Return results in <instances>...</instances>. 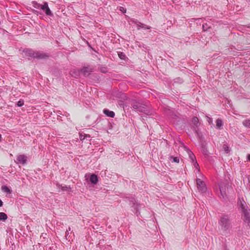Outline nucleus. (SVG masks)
<instances>
[{
  "mask_svg": "<svg viewBox=\"0 0 250 250\" xmlns=\"http://www.w3.org/2000/svg\"><path fill=\"white\" fill-rule=\"evenodd\" d=\"M219 229L223 235L229 233L232 227L230 217L228 215H222L218 220Z\"/></svg>",
  "mask_w": 250,
  "mask_h": 250,
  "instance_id": "nucleus-1",
  "label": "nucleus"
},
{
  "mask_svg": "<svg viewBox=\"0 0 250 250\" xmlns=\"http://www.w3.org/2000/svg\"><path fill=\"white\" fill-rule=\"evenodd\" d=\"M24 52L27 56L38 59H46L49 57V55L47 53L34 51L31 49H26Z\"/></svg>",
  "mask_w": 250,
  "mask_h": 250,
  "instance_id": "nucleus-2",
  "label": "nucleus"
},
{
  "mask_svg": "<svg viewBox=\"0 0 250 250\" xmlns=\"http://www.w3.org/2000/svg\"><path fill=\"white\" fill-rule=\"evenodd\" d=\"M241 208L244 217L243 220L244 222L247 224L248 226L250 227V209L247 208H246L244 205L242 203Z\"/></svg>",
  "mask_w": 250,
  "mask_h": 250,
  "instance_id": "nucleus-3",
  "label": "nucleus"
},
{
  "mask_svg": "<svg viewBox=\"0 0 250 250\" xmlns=\"http://www.w3.org/2000/svg\"><path fill=\"white\" fill-rule=\"evenodd\" d=\"M132 107L137 111L143 112L148 114L147 110L143 105L136 101H133L131 104Z\"/></svg>",
  "mask_w": 250,
  "mask_h": 250,
  "instance_id": "nucleus-4",
  "label": "nucleus"
},
{
  "mask_svg": "<svg viewBox=\"0 0 250 250\" xmlns=\"http://www.w3.org/2000/svg\"><path fill=\"white\" fill-rule=\"evenodd\" d=\"M196 185L199 192L201 193H204L206 192L207 188L205 182L203 181L199 178H197Z\"/></svg>",
  "mask_w": 250,
  "mask_h": 250,
  "instance_id": "nucleus-5",
  "label": "nucleus"
},
{
  "mask_svg": "<svg viewBox=\"0 0 250 250\" xmlns=\"http://www.w3.org/2000/svg\"><path fill=\"white\" fill-rule=\"evenodd\" d=\"M41 9L45 12L47 16L50 17L53 16V14L49 8L48 3L47 2H43V4H42V6L41 7Z\"/></svg>",
  "mask_w": 250,
  "mask_h": 250,
  "instance_id": "nucleus-6",
  "label": "nucleus"
},
{
  "mask_svg": "<svg viewBox=\"0 0 250 250\" xmlns=\"http://www.w3.org/2000/svg\"><path fill=\"white\" fill-rule=\"evenodd\" d=\"M27 157L23 154H20L17 156V159L15 162L17 164H20L24 165L26 164Z\"/></svg>",
  "mask_w": 250,
  "mask_h": 250,
  "instance_id": "nucleus-7",
  "label": "nucleus"
},
{
  "mask_svg": "<svg viewBox=\"0 0 250 250\" xmlns=\"http://www.w3.org/2000/svg\"><path fill=\"white\" fill-rule=\"evenodd\" d=\"M132 22L136 25L138 30H140L141 28L146 29H150L151 28L150 26L142 23L137 20H133Z\"/></svg>",
  "mask_w": 250,
  "mask_h": 250,
  "instance_id": "nucleus-8",
  "label": "nucleus"
},
{
  "mask_svg": "<svg viewBox=\"0 0 250 250\" xmlns=\"http://www.w3.org/2000/svg\"><path fill=\"white\" fill-rule=\"evenodd\" d=\"M220 191L221 195L224 198L226 196V184L224 182H221L218 184Z\"/></svg>",
  "mask_w": 250,
  "mask_h": 250,
  "instance_id": "nucleus-9",
  "label": "nucleus"
},
{
  "mask_svg": "<svg viewBox=\"0 0 250 250\" xmlns=\"http://www.w3.org/2000/svg\"><path fill=\"white\" fill-rule=\"evenodd\" d=\"M192 124L194 125V126H193V130L197 135H198L199 132H198V124H199V121H198V118L196 117H194L192 118Z\"/></svg>",
  "mask_w": 250,
  "mask_h": 250,
  "instance_id": "nucleus-10",
  "label": "nucleus"
},
{
  "mask_svg": "<svg viewBox=\"0 0 250 250\" xmlns=\"http://www.w3.org/2000/svg\"><path fill=\"white\" fill-rule=\"evenodd\" d=\"M128 200L130 203V204L132 206V207L134 208L136 210V212H138V207L139 206V204L136 202L135 199L134 197H128Z\"/></svg>",
  "mask_w": 250,
  "mask_h": 250,
  "instance_id": "nucleus-11",
  "label": "nucleus"
},
{
  "mask_svg": "<svg viewBox=\"0 0 250 250\" xmlns=\"http://www.w3.org/2000/svg\"><path fill=\"white\" fill-rule=\"evenodd\" d=\"M92 71V69L89 67H84L81 70V72L84 76L88 75L90 72Z\"/></svg>",
  "mask_w": 250,
  "mask_h": 250,
  "instance_id": "nucleus-12",
  "label": "nucleus"
},
{
  "mask_svg": "<svg viewBox=\"0 0 250 250\" xmlns=\"http://www.w3.org/2000/svg\"><path fill=\"white\" fill-rule=\"evenodd\" d=\"M103 113L107 117L114 118L115 116V113L112 111H110L107 109H104L103 110Z\"/></svg>",
  "mask_w": 250,
  "mask_h": 250,
  "instance_id": "nucleus-13",
  "label": "nucleus"
},
{
  "mask_svg": "<svg viewBox=\"0 0 250 250\" xmlns=\"http://www.w3.org/2000/svg\"><path fill=\"white\" fill-rule=\"evenodd\" d=\"M90 181L93 184H96L98 181V176L94 174H91L90 177Z\"/></svg>",
  "mask_w": 250,
  "mask_h": 250,
  "instance_id": "nucleus-14",
  "label": "nucleus"
},
{
  "mask_svg": "<svg viewBox=\"0 0 250 250\" xmlns=\"http://www.w3.org/2000/svg\"><path fill=\"white\" fill-rule=\"evenodd\" d=\"M81 72V70L74 69L71 71L70 74L72 77L77 78L80 75Z\"/></svg>",
  "mask_w": 250,
  "mask_h": 250,
  "instance_id": "nucleus-15",
  "label": "nucleus"
},
{
  "mask_svg": "<svg viewBox=\"0 0 250 250\" xmlns=\"http://www.w3.org/2000/svg\"><path fill=\"white\" fill-rule=\"evenodd\" d=\"M188 153L189 158H190L191 163H193V162H194V161H196L195 156L192 151H191L190 150L188 149Z\"/></svg>",
  "mask_w": 250,
  "mask_h": 250,
  "instance_id": "nucleus-16",
  "label": "nucleus"
},
{
  "mask_svg": "<svg viewBox=\"0 0 250 250\" xmlns=\"http://www.w3.org/2000/svg\"><path fill=\"white\" fill-rule=\"evenodd\" d=\"M216 128L219 129H221L223 126V125L222 120L221 119L218 118L216 120Z\"/></svg>",
  "mask_w": 250,
  "mask_h": 250,
  "instance_id": "nucleus-17",
  "label": "nucleus"
},
{
  "mask_svg": "<svg viewBox=\"0 0 250 250\" xmlns=\"http://www.w3.org/2000/svg\"><path fill=\"white\" fill-rule=\"evenodd\" d=\"M243 125L246 127L250 128V119H246L243 121Z\"/></svg>",
  "mask_w": 250,
  "mask_h": 250,
  "instance_id": "nucleus-18",
  "label": "nucleus"
},
{
  "mask_svg": "<svg viewBox=\"0 0 250 250\" xmlns=\"http://www.w3.org/2000/svg\"><path fill=\"white\" fill-rule=\"evenodd\" d=\"M8 217L6 214L4 212H0V221H5Z\"/></svg>",
  "mask_w": 250,
  "mask_h": 250,
  "instance_id": "nucleus-19",
  "label": "nucleus"
},
{
  "mask_svg": "<svg viewBox=\"0 0 250 250\" xmlns=\"http://www.w3.org/2000/svg\"><path fill=\"white\" fill-rule=\"evenodd\" d=\"M1 190L5 192H6L7 193H11V190L6 186H3L1 187Z\"/></svg>",
  "mask_w": 250,
  "mask_h": 250,
  "instance_id": "nucleus-20",
  "label": "nucleus"
},
{
  "mask_svg": "<svg viewBox=\"0 0 250 250\" xmlns=\"http://www.w3.org/2000/svg\"><path fill=\"white\" fill-rule=\"evenodd\" d=\"M33 6L34 8L37 9H41L42 6V4H41L40 3H38L37 2L35 1H32Z\"/></svg>",
  "mask_w": 250,
  "mask_h": 250,
  "instance_id": "nucleus-21",
  "label": "nucleus"
},
{
  "mask_svg": "<svg viewBox=\"0 0 250 250\" xmlns=\"http://www.w3.org/2000/svg\"><path fill=\"white\" fill-rule=\"evenodd\" d=\"M169 160L172 161V162H175L177 163H179L180 160L179 158L178 157H173L172 156H170L169 157Z\"/></svg>",
  "mask_w": 250,
  "mask_h": 250,
  "instance_id": "nucleus-22",
  "label": "nucleus"
},
{
  "mask_svg": "<svg viewBox=\"0 0 250 250\" xmlns=\"http://www.w3.org/2000/svg\"><path fill=\"white\" fill-rule=\"evenodd\" d=\"M210 28V26L209 25L208 23H204L202 25V28H203V30L204 31H206L208 30V29Z\"/></svg>",
  "mask_w": 250,
  "mask_h": 250,
  "instance_id": "nucleus-23",
  "label": "nucleus"
},
{
  "mask_svg": "<svg viewBox=\"0 0 250 250\" xmlns=\"http://www.w3.org/2000/svg\"><path fill=\"white\" fill-rule=\"evenodd\" d=\"M194 167L197 169V172H199L200 171L199 166L197 162V161H194V162L192 163Z\"/></svg>",
  "mask_w": 250,
  "mask_h": 250,
  "instance_id": "nucleus-24",
  "label": "nucleus"
},
{
  "mask_svg": "<svg viewBox=\"0 0 250 250\" xmlns=\"http://www.w3.org/2000/svg\"><path fill=\"white\" fill-rule=\"evenodd\" d=\"M58 187L61 188V189L62 190V191H66L68 189L70 188L69 187L66 186H62V185H58Z\"/></svg>",
  "mask_w": 250,
  "mask_h": 250,
  "instance_id": "nucleus-25",
  "label": "nucleus"
},
{
  "mask_svg": "<svg viewBox=\"0 0 250 250\" xmlns=\"http://www.w3.org/2000/svg\"><path fill=\"white\" fill-rule=\"evenodd\" d=\"M223 149L226 153H228L229 152V147L227 145H223Z\"/></svg>",
  "mask_w": 250,
  "mask_h": 250,
  "instance_id": "nucleus-26",
  "label": "nucleus"
},
{
  "mask_svg": "<svg viewBox=\"0 0 250 250\" xmlns=\"http://www.w3.org/2000/svg\"><path fill=\"white\" fill-rule=\"evenodd\" d=\"M118 55L119 58L122 60H125V55L123 52H119Z\"/></svg>",
  "mask_w": 250,
  "mask_h": 250,
  "instance_id": "nucleus-27",
  "label": "nucleus"
},
{
  "mask_svg": "<svg viewBox=\"0 0 250 250\" xmlns=\"http://www.w3.org/2000/svg\"><path fill=\"white\" fill-rule=\"evenodd\" d=\"M71 228L70 227H68V229L66 230V232H65V237H66V239L67 240L69 238V231H71Z\"/></svg>",
  "mask_w": 250,
  "mask_h": 250,
  "instance_id": "nucleus-28",
  "label": "nucleus"
},
{
  "mask_svg": "<svg viewBox=\"0 0 250 250\" xmlns=\"http://www.w3.org/2000/svg\"><path fill=\"white\" fill-rule=\"evenodd\" d=\"M17 104L19 107L22 106L24 104V101L23 100H20L18 102Z\"/></svg>",
  "mask_w": 250,
  "mask_h": 250,
  "instance_id": "nucleus-29",
  "label": "nucleus"
},
{
  "mask_svg": "<svg viewBox=\"0 0 250 250\" xmlns=\"http://www.w3.org/2000/svg\"><path fill=\"white\" fill-rule=\"evenodd\" d=\"M207 120L209 125L213 124L212 119L211 118L207 116Z\"/></svg>",
  "mask_w": 250,
  "mask_h": 250,
  "instance_id": "nucleus-30",
  "label": "nucleus"
},
{
  "mask_svg": "<svg viewBox=\"0 0 250 250\" xmlns=\"http://www.w3.org/2000/svg\"><path fill=\"white\" fill-rule=\"evenodd\" d=\"M203 152H204V154H205V155H207L208 153V151L206 148H204Z\"/></svg>",
  "mask_w": 250,
  "mask_h": 250,
  "instance_id": "nucleus-31",
  "label": "nucleus"
},
{
  "mask_svg": "<svg viewBox=\"0 0 250 250\" xmlns=\"http://www.w3.org/2000/svg\"><path fill=\"white\" fill-rule=\"evenodd\" d=\"M195 20L197 21V23H199L200 24L201 21H202V19L201 18L196 19Z\"/></svg>",
  "mask_w": 250,
  "mask_h": 250,
  "instance_id": "nucleus-32",
  "label": "nucleus"
},
{
  "mask_svg": "<svg viewBox=\"0 0 250 250\" xmlns=\"http://www.w3.org/2000/svg\"><path fill=\"white\" fill-rule=\"evenodd\" d=\"M248 183L250 184L249 189L250 190V175L248 176Z\"/></svg>",
  "mask_w": 250,
  "mask_h": 250,
  "instance_id": "nucleus-33",
  "label": "nucleus"
},
{
  "mask_svg": "<svg viewBox=\"0 0 250 250\" xmlns=\"http://www.w3.org/2000/svg\"><path fill=\"white\" fill-rule=\"evenodd\" d=\"M121 11H122L123 12H125L126 10L124 9L123 7H121Z\"/></svg>",
  "mask_w": 250,
  "mask_h": 250,
  "instance_id": "nucleus-34",
  "label": "nucleus"
},
{
  "mask_svg": "<svg viewBox=\"0 0 250 250\" xmlns=\"http://www.w3.org/2000/svg\"><path fill=\"white\" fill-rule=\"evenodd\" d=\"M3 202L0 199V207H2L3 206Z\"/></svg>",
  "mask_w": 250,
  "mask_h": 250,
  "instance_id": "nucleus-35",
  "label": "nucleus"
},
{
  "mask_svg": "<svg viewBox=\"0 0 250 250\" xmlns=\"http://www.w3.org/2000/svg\"><path fill=\"white\" fill-rule=\"evenodd\" d=\"M248 159L249 161H250V154L248 155Z\"/></svg>",
  "mask_w": 250,
  "mask_h": 250,
  "instance_id": "nucleus-36",
  "label": "nucleus"
},
{
  "mask_svg": "<svg viewBox=\"0 0 250 250\" xmlns=\"http://www.w3.org/2000/svg\"><path fill=\"white\" fill-rule=\"evenodd\" d=\"M34 13H38V11H36V10H34Z\"/></svg>",
  "mask_w": 250,
  "mask_h": 250,
  "instance_id": "nucleus-37",
  "label": "nucleus"
},
{
  "mask_svg": "<svg viewBox=\"0 0 250 250\" xmlns=\"http://www.w3.org/2000/svg\"><path fill=\"white\" fill-rule=\"evenodd\" d=\"M1 135L0 134V141H1Z\"/></svg>",
  "mask_w": 250,
  "mask_h": 250,
  "instance_id": "nucleus-38",
  "label": "nucleus"
},
{
  "mask_svg": "<svg viewBox=\"0 0 250 250\" xmlns=\"http://www.w3.org/2000/svg\"><path fill=\"white\" fill-rule=\"evenodd\" d=\"M83 139H84V138H83V137H80V140H83Z\"/></svg>",
  "mask_w": 250,
  "mask_h": 250,
  "instance_id": "nucleus-39",
  "label": "nucleus"
},
{
  "mask_svg": "<svg viewBox=\"0 0 250 250\" xmlns=\"http://www.w3.org/2000/svg\"><path fill=\"white\" fill-rule=\"evenodd\" d=\"M83 139H84V138H83V137H80V140H83Z\"/></svg>",
  "mask_w": 250,
  "mask_h": 250,
  "instance_id": "nucleus-40",
  "label": "nucleus"
},
{
  "mask_svg": "<svg viewBox=\"0 0 250 250\" xmlns=\"http://www.w3.org/2000/svg\"><path fill=\"white\" fill-rule=\"evenodd\" d=\"M103 72H105L104 69H103Z\"/></svg>",
  "mask_w": 250,
  "mask_h": 250,
  "instance_id": "nucleus-41",
  "label": "nucleus"
},
{
  "mask_svg": "<svg viewBox=\"0 0 250 250\" xmlns=\"http://www.w3.org/2000/svg\"><path fill=\"white\" fill-rule=\"evenodd\" d=\"M103 72H105L104 69H103Z\"/></svg>",
  "mask_w": 250,
  "mask_h": 250,
  "instance_id": "nucleus-42",
  "label": "nucleus"
},
{
  "mask_svg": "<svg viewBox=\"0 0 250 250\" xmlns=\"http://www.w3.org/2000/svg\"><path fill=\"white\" fill-rule=\"evenodd\" d=\"M225 250H229L227 248H225Z\"/></svg>",
  "mask_w": 250,
  "mask_h": 250,
  "instance_id": "nucleus-43",
  "label": "nucleus"
}]
</instances>
